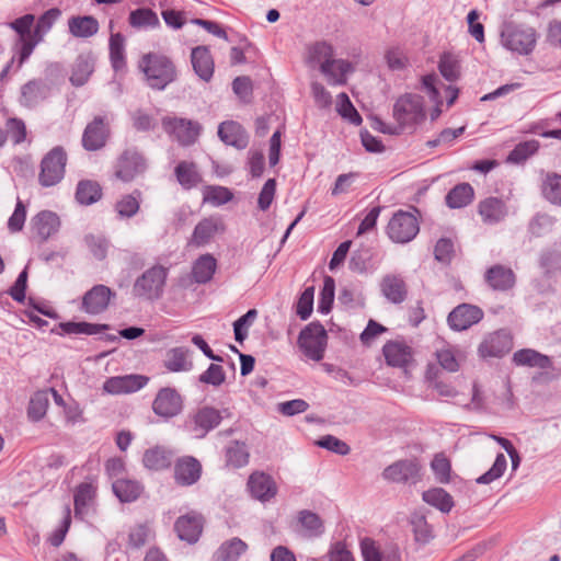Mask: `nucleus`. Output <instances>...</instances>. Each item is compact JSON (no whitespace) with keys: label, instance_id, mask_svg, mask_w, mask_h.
<instances>
[{"label":"nucleus","instance_id":"f257e3e1","mask_svg":"<svg viewBox=\"0 0 561 561\" xmlns=\"http://www.w3.org/2000/svg\"><path fill=\"white\" fill-rule=\"evenodd\" d=\"M307 61L310 66L319 65L320 71L332 85H344L347 75L353 72L352 64L333 58V47L327 42H317L308 48Z\"/></svg>","mask_w":561,"mask_h":561},{"label":"nucleus","instance_id":"f03ea898","mask_svg":"<svg viewBox=\"0 0 561 561\" xmlns=\"http://www.w3.org/2000/svg\"><path fill=\"white\" fill-rule=\"evenodd\" d=\"M138 68L145 76L149 88L163 91L176 81L178 69L170 57L160 53H147L138 61Z\"/></svg>","mask_w":561,"mask_h":561},{"label":"nucleus","instance_id":"7ed1b4c3","mask_svg":"<svg viewBox=\"0 0 561 561\" xmlns=\"http://www.w3.org/2000/svg\"><path fill=\"white\" fill-rule=\"evenodd\" d=\"M34 21L35 16L28 13L9 23V26L18 34L14 44L15 54L11 60L13 64L15 57L18 58L16 69L22 67L32 55L36 45L42 42V36L36 37L35 30L31 31Z\"/></svg>","mask_w":561,"mask_h":561},{"label":"nucleus","instance_id":"20e7f679","mask_svg":"<svg viewBox=\"0 0 561 561\" xmlns=\"http://www.w3.org/2000/svg\"><path fill=\"white\" fill-rule=\"evenodd\" d=\"M167 277L168 270L161 265L148 268L135 280L134 296L149 301L160 299L164 291Z\"/></svg>","mask_w":561,"mask_h":561},{"label":"nucleus","instance_id":"39448f33","mask_svg":"<svg viewBox=\"0 0 561 561\" xmlns=\"http://www.w3.org/2000/svg\"><path fill=\"white\" fill-rule=\"evenodd\" d=\"M537 42L536 31L533 27L507 23L501 32L502 45L518 55H529Z\"/></svg>","mask_w":561,"mask_h":561},{"label":"nucleus","instance_id":"423d86ee","mask_svg":"<svg viewBox=\"0 0 561 561\" xmlns=\"http://www.w3.org/2000/svg\"><path fill=\"white\" fill-rule=\"evenodd\" d=\"M297 342L306 357L320 362L324 356L328 334L319 321H313L300 331Z\"/></svg>","mask_w":561,"mask_h":561},{"label":"nucleus","instance_id":"0eeeda50","mask_svg":"<svg viewBox=\"0 0 561 561\" xmlns=\"http://www.w3.org/2000/svg\"><path fill=\"white\" fill-rule=\"evenodd\" d=\"M67 163V153L60 146L54 147L48 151L41 162V172L38 182L44 187H50L58 184L65 175Z\"/></svg>","mask_w":561,"mask_h":561},{"label":"nucleus","instance_id":"6e6552de","mask_svg":"<svg viewBox=\"0 0 561 561\" xmlns=\"http://www.w3.org/2000/svg\"><path fill=\"white\" fill-rule=\"evenodd\" d=\"M161 125L173 140L184 147L193 145L202 130L198 122L175 116L162 117Z\"/></svg>","mask_w":561,"mask_h":561},{"label":"nucleus","instance_id":"1a4fd4ad","mask_svg":"<svg viewBox=\"0 0 561 561\" xmlns=\"http://www.w3.org/2000/svg\"><path fill=\"white\" fill-rule=\"evenodd\" d=\"M393 116L401 126H412L425 119L423 98L407 93L400 96L393 106Z\"/></svg>","mask_w":561,"mask_h":561},{"label":"nucleus","instance_id":"9d476101","mask_svg":"<svg viewBox=\"0 0 561 561\" xmlns=\"http://www.w3.org/2000/svg\"><path fill=\"white\" fill-rule=\"evenodd\" d=\"M420 231L417 218L404 210L396 211L387 226L388 237L397 243H407L413 240Z\"/></svg>","mask_w":561,"mask_h":561},{"label":"nucleus","instance_id":"9b49d317","mask_svg":"<svg viewBox=\"0 0 561 561\" xmlns=\"http://www.w3.org/2000/svg\"><path fill=\"white\" fill-rule=\"evenodd\" d=\"M222 420L221 412L213 407L199 408L190 415L186 426L195 438H204L216 428Z\"/></svg>","mask_w":561,"mask_h":561},{"label":"nucleus","instance_id":"f8f14e48","mask_svg":"<svg viewBox=\"0 0 561 561\" xmlns=\"http://www.w3.org/2000/svg\"><path fill=\"white\" fill-rule=\"evenodd\" d=\"M147 163L144 156L135 149L125 150L115 164V178L123 182H131L145 173Z\"/></svg>","mask_w":561,"mask_h":561},{"label":"nucleus","instance_id":"ddd939ff","mask_svg":"<svg viewBox=\"0 0 561 561\" xmlns=\"http://www.w3.org/2000/svg\"><path fill=\"white\" fill-rule=\"evenodd\" d=\"M382 477L394 483L415 484L421 480V465L415 458L401 459L386 467Z\"/></svg>","mask_w":561,"mask_h":561},{"label":"nucleus","instance_id":"4468645a","mask_svg":"<svg viewBox=\"0 0 561 561\" xmlns=\"http://www.w3.org/2000/svg\"><path fill=\"white\" fill-rule=\"evenodd\" d=\"M111 135L110 119L105 116H95L84 128L82 146L88 151L102 149Z\"/></svg>","mask_w":561,"mask_h":561},{"label":"nucleus","instance_id":"2eb2a0df","mask_svg":"<svg viewBox=\"0 0 561 561\" xmlns=\"http://www.w3.org/2000/svg\"><path fill=\"white\" fill-rule=\"evenodd\" d=\"M182 409L183 400L181 394L170 387L160 389L152 402L153 412L164 419L180 414Z\"/></svg>","mask_w":561,"mask_h":561},{"label":"nucleus","instance_id":"dca6fc26","mask_svg":"<svg viewBox=\"0 0 561 561\" xmlns=\"http://www.w3.org/2000/svg\"><path fill=\"white\" fill-rule=\"evenodd\" d=\"M513 347L512 336L505 330L490 333L480 343L478 352L482 358L502 357Z\"/></svg>","mask_w":561,"mask_h":561},{"label":"nucleus","instance_id":"f3484780","mask_svg":"<svg viewBox=\"0 0 561 561\" xmlns=\"http://www.w3.org/2000/svg\"><path fill=\"white\" fill-rule=\"evenodd\" d=\"M116 294L107 286L99 284L88 290L82 298V310L89 314H100L105 311Z\"/></svg>","mask_w":561,"mask_h":561},{"label":"nucleus","instance_id":"a211bd4d","mask_svg":"<svg viewBox=\"0 0 561 561\" xmlns=\"http://www.w3.org/2000/svg\"><path fill=\"white\" fill-rule=\"evenodd\" d=\"M360 551L364 561H402L401 551L397 545L390 543L380 550L376 541L368 537L360 540Z\"/></svg>","mask_w":561,"mask_h":561},{"label":"nucleus","instance_id":"6ab92c4d","mask_svg":"<svg viewBox=\"0 0 561 561\" xmlns=\"http://www.w3.org/2000/svg\"><path fill=\"white\" fill-rule=\"evenodd\" d=\"M483 318V311L473 305L461 304L448 314V324L455 331L467 330Z\"/></svg>","mask_w":561,"mask_h":561},{"label":"nucleus","instance_id":"aec40b11","mask_svg":"<svg viewBox=\"0 0 561 561\" xmlns=\"http://www.w3.org/2000/svg\"><path fill=\"white\" fill-rule=\"evenodd\" d=\"M248 489L251 495L261 502H268L277 494L274 479L261 471H255L249 477Z\"/></svg>","mask_w":561,"mask_h":561},{"label":"nucleus","instance_id":"412c9836","mask_svg":"<svg viewBox=\"0 0 561 561\" xmlns=\"http://www.w3.org/2000/svg\"><path fill=\"white\" fill-rule=\"evenodd\" d=\"M202 474L201 462L192 457L184 456L179 458L174 466V479L180 485H192L196 483Z\"/></svg>","mask_w":561,"mask_h":561},{"label":"nucleus","instance_id":"4be33fe9","mask_svg":"<svg viewBox=\"0 0 561 561\" xmlns=\"http://www.w3.org/2000/svg\"><path fill=\"white\" fill-rule=\"evenodd\" d=\"M478 213L484 224L495 225L508 216V207L504 199L490 196L479 203Z\"/></svg>","mask_w":561,"mask_h":561},{"label":"nucleus","instance_id":"5701e85b","mask_svg":"<svg viewBox=\"0 0 561 561\" xmlns=\"http://www.w3.org/2000/svg\"><path fill=\"white\" fill-rule=\"evenodd\" d=\"M148 380L149 379L142 375L111 377L104 382L103 389L113 394L129 393L144 388Z\"/></svg>","mask_w":561,"mask_h":561},{"label":"nucleus","instance_id":"b1692460","mask_svg":"<svg viewBox=\"0 0 561 561\" xmlns=\"http://www.w3.org/2000/svg\"><path fill=\"white\" fill-rule=\"evenodd\" d=\"M191 62L194 72L205 82H209L214 76L215 62L207 46H197L192 49Z\"/></svg>","mask_w":561,"mask_h":561},{"label":"nucleus","instance_id":"393cba45","mask_svg":"<svg viewBox=\"0 0 561 561\" xmlns=\"http://www.w3.org/2000/svg\"><path fill=\"white\" fill-rule=\"evenodd\" d=\"M174 529L181 540L194 543L198 540L203 530V518L201 515L187 514L178 518Z\"/></svg>","mask_w":561,"mask_h":561},{"label":"nucleus","instance_id":"a878e982","mask_svg":"<svg viewBox=\"0 0 561 561\" xmlns=\"http://www.w3.org/2000/svg\"><path fill=\"white\" fill-rule=\"evenodd\" d=\"M50 93L49 85L43 80H31L21 88L20 103L28 108L37 106Z\"/></svg>","mask_w":561,"mask_h":561},{"label":"nucleus","instance_id":"bb28decb","mask_svg":"<svg viewBox=\"0 0 561 561\" xmlns=\"http://www.w3.org/2000/svg\"><path fill=\"white\" fill-rule=\"evenodd\" d=\"M380 290L386 299L394 305L402 304L408 296V287L400 275L387 274L380 282Z\"/></svg>","mask_w":561,"mask_h":561},{"label":"nucleus","instance_id":"cd10ccee","mask_svg":"<svg viewBox=\"0 0 561 561\" xmlns=\"http://www.w3.org/2000/svg\"><path fill=\"white\" fill-rule=\"evenodd\" d=\"M59 227V217L50 210H43L35 215L31 220L32 230L42 241H46L49 237L56 233Z\"/></svg>","mask_w":561,"mask_h":561},{"label":"nucleus","instance_id":"c85d7f7f","mask_svg":"<svg viewBox=\"0 0 561 561\" xmlns=\"http://www.w3.org/2000/svg\"><path fill=\"white\" fill-rule=\"evenodd\" d=\"M485 282L494 290H507L515 285V274L512 268L501 264L493 265L485 272Z\"/></svg>","mask_w":561,"mask_h":561},{"label":"nucleus","instance_id":"c756f323","mask_svg":"<svg viewBox=\"0 0 561 561\" xmlns=\"http://www.w3.org/2000/svg\"><path fill=\"white\" fill-rule=\"evenodd\" d=\"M218 136L226 145L243 149L248 145V138L240 124L229 121L224 122L218 127Z\"/></svg>","mask_w":561,"mask_h":561},{"label":"nucleus","instance_id":"7c9ffc66","mask_svg":"<svg viewBox=\"0 0 561 561\" xmlns=\"http://www.w3.org/2000/svg\"><path fill=\"white\" fill-rule=\"evenodd\" d=\"M99 22L92 15H76L68 20L69 33L78 38H89L99 32Z\"/></svg>","mask_w":561,"mask_h":561},{"label":"nucleus","instance_id":"2f4dec72","mask_svg":"<svg viewBox=\"0 0 561 561\" xmlns=\"http://www.w3.org/2000/svg\"><path fill=\"white\" fill-rule=\"evenodd\" d=\"M512 359L516 366L537 367L540 369H549L552 367V362L549 356L533 348H522L515 352Z\"/></svg>","mask_w":561,"mask_h":561},{"label":"nucleus","instance_id":"473e14b6","mask_svg":"<svg viewBox=\"0 0 561 561\" xmlns=\"http://www.w3.org/2000/svg\"><path fill=\"white\" fill-rule=\"evenodd\" d=\"M386 362L393 367H405L411 360V348L404 343L390 341L382 348Z\"/></svg>","mask_w":561,"mask_h":561},{"label":"nucleus","instance_id":"72a5a7b5","mask_svg":"<svg viewBox=\"0 0 561 561\" xmlns=\"http://www.w3.org/2000/svg\"><path fill=\"white\" fill-rule=\"evenodd\" d=\"M297 526L305 537H318L323 534L324 527L321 517L309 511L302 510L297 514Z\"/></svg>","mask_w":561,"mask_h":561},{"label":"nucleus","instance_id":"f704fd0d","mask_svg":"<svg viewBox=\"0 0 561 561\" xmlns=\"http://www.w3.org/2000/svg\"><path fill=\"white\" fill-rule=\"evenodd\" d=\"M188 348L173 347L167 352L164 367L172 373L190 371L193 363L188 359Z\"/></svg>","mask_w":561,"mask_h":561},{"label":"nucleus","instance_id":"c9c22d12","mask_svg":"<svg viewBox=\"0 0 561 561\" xmlns=\"http://www.w3.org/2000/svg\"><path fill=\"white\" fill-rule=\"evenodd\" d=\"M216 268L215 257L211 254H203L193 263L192 277L197 284H206L213 278Z\"/></svg>","mask_w":561,"mask_h":561},{"label":"nucleus","instance_id":"e433bc0d","mask_svg":"<svg viewBox=\"0 0 561 561\" xmlns=\"http://www.w3.org/2000/svg\"><path fill=\"white\" fill-rule=\"evenodd\" d=\"M473 196L472 186L469 183H460L447 193L445 202L449 208H462L472 202Z\"/></svg>","mask_w":561,"mask_h":561},{"label":"nucleus","instance_id":"4c0bfd02","mask_svg":"<svg viewBox=\"0 0 561 561\" xmlns=\"http://www.w3.org/2000/svg\"><path fill=\"white\" fill-rule=\"evenodd\" d=\"M222 228V222L219 218H205L196 225L193 232V242L196 245H204Z\"/></svg>","mask_w":561,"mask_h":561},{"label":"nucleus","instance_id":"58836bf2","mask_svg":"<svg viewBox=\"0 0 561 561\" xmlns=\"http://www.w3.org/2000/svg\"><path fill=\"white\" fill-rule=\"evenodd\" d=\"M112 489L118 500L124 503L136 501L142 490L137 481L125 478L114 480Z\"/></svg>","mask_w":561,"mask_h":561},{"label":"nucleus","instance_id":"ea45409f","mask_svg":"<svg viewBox=\"0 0 561 561\" xmlns=\"http://www.w3.org/2000/svg\"><path fill=\"white\" fill-rule=\"evenodd\" d=\"M541 193L550 204L561 207V174L546 173L541 183Z\"/></svg>","mask_w":561,"mask_h":561},{"label":"nucleus","instance_id":"a19ab883","mask_svg":"<svg viewBox=\"0 0 561 561\" xmlns=\"http://www.w3.org/2000/svg\"><path fill=\"white\" fill-rule=\"evenodd\" d=\"M248 549V545L240 538L225 541L214 553V561H237Z\"/></svg>","mask_w":561,"mask_h":561},{"label":"nucleus","instance_id":"79ce46f5","mask_svg":"<svg viewBox=\"0 0 561 561\" xmlns=\"http://www.w3.org/2000/svg\"><path fill=\"white\" fill-rule=\"evenodd\" d=\"M174 173L178 182L184 190H191L202 181V176L194 162H179L175 167Z\"/></svg>","mask_w":561,"mask_h":561},{"label":"nucleus","instance_id":"37998d69","mask_svg":"<svg viewBox=\"0 0 561 561\" xmlns=\"http://www.w3.org/2000/svg\"><path fill=\"white\" fill-rule=\"evenodd\" d=\"M128 23L134 28H157L160 26L158 14L149 8L133 10L128 16Z\"/></svg>","mask_w":561,"mask_h":561},{"label":"nucleus","instance_id":"c03bdc74","mask_svg":"<svg viewBox=\"0 0 561 561\" xmlns=\"http://www.w3.org/2000/svg\"><path fill=\"white\" fill-rule=\"evenodd\" d=\"M102 197L101 185L91 180H82L77 185L76 199L81 205H91Z\"/></svg>","mask_w":561,"mask_h":561},{"label":"nucleus","instance_id":"a18cd8bd","mask_svg":"<svg viewBox=\"0 0 561 561\" xmlns=\"http://www.w3.org/2000/svg\"><path fill=\"white\" fill-rule=\"evenodd\" d=\"M141 192L134 190L130 194L123 195L115 204V210L121 218L134 217L140 208Z\"/></svg>","mask_w":561,"mask_h":561},{"label":"nucleus","instance_id":"49530a36","mask_svg":"<svg viewBox=\"0 0 561 561\" xmlns=\"http://www.w3.org/2000/svg\"><path fill=\"white\" fill-rule=\"evenodd\" d=\"M142 462L148 469L162 470L171 465L172 454L162 447H154L144 454Z\"/></svg>","mask_w":561,"mask_h":561},{"label":"nucleus","instance_id":"de8ad7c7","mask_svg":"<svg viewBox=\"0 0 561 561\" xmlns=\"http://www.w3.org/2000/svg\"><path fill=\"white\" fill-rule=\"evenodd\" d=\"M422 499L424 502L438 508L443 513H448L454 507V500L451 495L442 488H434L424 491Z\"/></svg>","mask_w":561,"mask_h":561},{"label":"nucleus","instance_id":"09e8293b","mask_svg":"<svg viewBox=\"0 0 561 561\" xmlns=\"http://www.w3.org/2000/svg\"><path fill=\"white\" fill-rule=\"evenodd\" d=\"M59 328L62 334L77 335L87 334L94 335L110 329L108 324H94L89 322H60Z\"/></svg>","mask_w":561,"mask_h":561},{"label":"nucleus","instance_id":"8fccbe9b","mask_svg":"<svg viewBox=\"0 0 561 561\" xmlns=\"http://www.w3.org/2000/svg\"><path fill=\"white\" fill-rule=\"evenodd\" d=\"M94 70L93 60L88 56H79L75 62L70 81L76 87L83 85Z\"/></svg>","mask_w":561,"mask_h":561},{"label":"nucleus","instance_id":"3c124183","mask_svg":"<svg viewBox=\"0 0 561 561\" xmlns=\"http://www.w3.org/2000/svg\"><path fill=\"white\" fill-rule=\"evenodd\" d=\"M249 457L245 444L239 440L232 442L226 448V462L233 468H241L248 465Z\"/></svg>","mask_w":561,"mask_h":561},{"label":"nucleus","instance_id":"603ef678","mask_svg":"<svg viewBox=\"0 0 561 561\" xmlns=\"http://www.w3.org/2000/svg\"><path fill=\"white\" fill-rule=\"evenodd\" d=\"M125 38L121 33L110 37V58L114 70H121L125 66Z\"/></svg>","mask_w":561,"mask_h":561},{"label":"nucleus","instance_id":"864d4df0","mask_svg":"<svg viewBox=\"0 0 561 561\" xmlns=\"http://www.w3.org/2000/svg\"><path fill=\"white\" fill-rule=\"evenodd\" d=\"M383 58L391 71H402L410 66L407 53L399 46L389 47L385 51Z\"/></svg>","mask_w":561,"mask_h":561},{"label":"nucleus","instance_id":"5fc2aeb1","mask_svg":"<svg viewBox=\"0 0 561 561\" xmlns=\"http://www.w3.org/2000/svg\"><path fill=\"white\" fill-rule=\"evenodd\" d=\"M49 404L48 391L42 390L33 394L27 409V415L33 421H39L46 414Z\"/></svg>","mask_w":561,"mask_h":561},{"label":"nucleus","instance_id":"6e6d98bb","mask_svg":"<svg viewBox=\"0 0 561 561\" xmlns=\"http://www.w3.org/2000/svg\"><path fill=\"white\" fill-rule=\"evenodd\" d=\"M335 282L331 276H325L323 287L318 301V311L327 314L331 311L334 301Z\"/></svg>","mask_w":561,"mask_h":561},{"label":"nucleus","instance_id":"4d7b16f0","mask_svg":"<svg viewBox=\"0 0 561 561\" xmlns=\"http://www.w3.org/2000/svg\"><path fill=\"white\" fill-rule=\"evenodd\" d=\"M95 490L91 483H81L75 492L76 515H82L88 504L93 500Z\"/></svg>","mask_w":561,"mask_h":561},{"label":"nucleus","instance_id":"13d9d810","mask_svg":"<svg viewBox=\"0 0 561 561\" xmlns=\"http://www.w3.org/2000/svg\"><path fill=\"white\" fill-rule=\"evenodd\" d=\"M412 530L416 542L428 543L433 538L432 526L423 515H414L411 519Z\"/></svg>","mask_w":561,"mask_h":561},{"label":"nucleus","instance_id":"bf43d9fd","mask_svg":"<svg viewBox=\"0 0 561 561\" xmlns=\"http://www.w3.org/2000/svg\"><path fill=\"white\" fill-rule=\"evenodd\" d=\"M539 148L537 140H528L520 142L510 152L507 157L508 162L520 163L534 154Z\"/></svg>","mask_w":561,"mask_h":561},{"label":"nucleus","instance_id":"052dcab7","mask_svg":"<svg viewBox=\"0 0 561 561\" xmlns=\"http://www.w3.org/2000/svg\"><path fill=\"white\" fill-rule=\"evenodd\" d=\"M337 112L343 117L348 119L354 125L362 123V117L352 104L346 93L342 92L337 95Z\"/></svg>","mask_w":561,"mask_h":561},{"label":"nucleus","instance_id":"680f3d73","mask_svg":"<svg viewBox=\"0 0 561 561\" xmlns=\"http://www.w3.org/2000/svg\"><path fill=\"white\" fill-rule=\"evenodd\" d=\"M232 197V193L224 186H207L204 192V202L214 206L227 204Z\"/></svg>","mask_w":561,"mask_h":561},{"label":"nucleus","instance_id":"e2e57ef3","mask_svg":"<svg viewBox=\"0 0 561 561\" xmlns=\"http://www.w3.org/2000/svg\"><path fill=\"white\" fill-rule=\"evenodd\" d=\"M507 461L503 454H499L495 458L493 466L482 476L477 478V483L489 484L496 479L501 478L506 469Z\"/></svg>","mask_w":561,"mask_h":561},{"label":"nucleus","instance_id":"0e129e2a","mask_svg":"<svg viewBox=\"0 0 561 561\" xmlns=\"http://www.w3.org/2000/svg\"><path fill=\"white\" fill-rule=\"evenodd\" d=\"M313 297H314V287H307L300 295L297 305H296V313L301 320H307L313 310Z\"/></svg>","mask_w":561,"mask_h":561},{"label":"nucleus","instance_id":"69168bd1","mask_svg":"<svg viewBox=\"0 0 561 561\" xmlns=\"http://www.w3.org/2000/svg\"><path fill=\"white\" fill-rule=\"evenodd\" d=\"M257 316V311L255 309H250L241 316L233 323L234 339L237 342L242 343L248 336V329L253 323Z\"/></svg>","mask_w":561,"mask_h":561},{"label":"nucleus","instance_id":"338daca9","mask_svg":"<svg viewBox=\"0 0 561 561\" xmlns=\"http://www.w3.org/2000/svg\"><path fill=\"white\" fill-rule=\"evenodd\" d=\"M61 15V11L58 8H51L44 12L37 20L35 26L36 37L39 35L43 37L55 24V22Z\"/></svg>","mask_w":561,"mask_h":561},{"label":"nucleus","instance_id":"774afa93","mask_svg":"<svg viewBox=\"0 0 561 561\" xmlns=\"http://www.w3.org/2000/svg\"><path fill=\"white\" fill-rule=\"evenodd\" d=\"M438 69L448 81H455L459 77L458 61L451 55L445 54L440 57Z\"/></svg>","mask_w":561,"mask_h":561}]
</instances>
